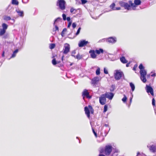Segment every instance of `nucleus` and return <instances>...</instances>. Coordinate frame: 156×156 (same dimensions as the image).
Returning a JSON list of instances; mask_svg holds the SVG:
<instances>
[{"label": "nucleus", "mask_w": 156, "mask_h": 156, "mask_svg": "<svg viewBox=\"0 0 156 156\" xmlns=\"http://www.w3.org/2000/svg\"><path fill=\"white\" fill-rule=\"evenodd\" d=\"M116 38L115 37H111L101 39L98 42H105L108 44H113L116 43Z\"/></svg>", "instance_id": "nucleus-1"}, {"label": "nucleus", "mask_w": 156, "mask_h": 156, "mask_svg": "<svg viewBox=\"0 0 156 156\" xmlns=\"http://www.w3.org/2000/svg\"><path fill=\"white\" fill-rule=\"evenodd\" d=\"M103 49H95L91 50L89 51L90 57L93 58H95L101 53H103Z\"/></svg>", "instance_id": "nucleus-2"}, {"label": "nucleus", "mask_w": 156, "mask_h": 156, "mask_svg": "<svg viewBox=\"0 0 156 156\" xmlns=\"http://www.w3.org/2000/svg\"><path fill=\"white\" fill-rule=\"evenodd\" d=\"M66 2L64 0H58L57 2L56 5L61 10H64L66 9Z\"/></svg>", "instance_id": "nucleus-3"}, {"label": "nucleus", "mask_w": 156, "mask_h": 156, "mask_svg": "<svg viewBox=\"0 0 156 156\" xmlns=\"http://www.w3.org/2000/svg\"><path fill=\"white\" fill-rule=\"evenodd\" d=\"M84 110L86 114L89 118H90V112L93 114L94 112V111L92 106L90 105H89L88 107H85L84 108Z\"/></svg>", "instance_id": "nucleus-4"}, {"label": "nucleus", "mask_w": 156, "mask_h": 156, "mask_svg": "<svg viewBox=\"0 0 156 156\" xmlns=\"http://www.w3.org/2000/svg\"><path fill=\"white\" fill-rule=\"evenodd\" d=\"M129 2L131 5L133 10H135L136 9V6L140 4L141 2L140 0H134V3H133L132 2L130 1H129Z\"/></svg>", "instance_id": "nucleus-5"}, {"label": "nucleus", "mask_w": 156, "mask_h": 156, "mask_svg": "<svg viewBox=\"0 0 156 156\" xmlns=\"http://www.w3.org/2000/svg\"><path fill=\"white\" fill-rule=\"evenodd\" d=\"M140 79L142 81L144 82L145 83L147 80L146 78V76L147 74L146 71L145 70H142L140 71Z\"/></svg>", "instance_id": "nucleus-6"}, {"label": "nucleus", "mask_w": 156, "mask_h": 156, "mask_svg": "<svg viewBox=\"0 0 156 156\" xmlns=\"http://www.w3.org/2000/svg\"><path fill=\"white\" fill-rule=\"evenodd\" d=\"M89 42L85 40H83L80 41L78 43V46L80 47H83L87 45Z\"/></svg>", "instance_id": "nucleus-7"}, {"label": "nucleus", "mask_w": 156, "mask_h": 156, "mask_svg": "<svg viewBox=\"0 0 156 156\" xmlns=\"http://www.w3.org/2000/svg\"><path fill=\"white\" fill-rule=\"evenodd\" d=\"M82 95L83 97V99H84L85 97H86L87 98L89 99L90 98H91V97L89 95V92L86 89H84L83 90L82 92Z\"/></svg>", "instance_id": "nucleus-8"}, {"label": "nucleus", "mask_w": 156, "mask_h": 156, "mask_svg": "<svg viewBox=\"0 0 156 156\" xmlns=\"http://www.w3.org/2000/svg\"><path fill=\"white\" fill-rule=\"evenodd\" d=\"M106 97L105 94H102L99 98V101L100 104L104 105L105 103Z\"/></svg>", "instance_id": "nucleus-9"}, {"label": "nucleus", "mask_w": 156, "mask_h": 156, "mask_svg": "<svg viewBox=\"0 0 156 156\" xmlns=\"http://www.w3.org/2000/svg\"><path fill=\"white\" fill-rule=\"evenodd\" d=\"M112 150V147L110 146H106L105 147V152L107 155H108L111 153Z\"/></svg>", "instance_id": "nucleus-10"}, {"label": "nucleus", "mask_w": 156, "mask_h": 156, "mask_svg": "<svg viewBox=\"0 0 156 156\" xmlns=\"http://www.w3.org/2000/svg\"><path fill=\"white\" fill-rule=\"evenodd\" d=\"M146 90H147V92L148 93H150L152 95H154L153 89L151 87L148 85H146Z\"/></svg>", "instance_id": "nucleus-11"}, {"label": "nucleus", "mask_w": 156, "mask_h": 156, "mask_svg": "<svg viewBox=\"0 0 156 156\" xmlns=\"http://www.w3.org/2000/svg\"><path fill=\"white\" fill-rule=\"evenodd\" d=\"M123 5L125 9L127 10H129L133 9L131 5H130L129 3V4L127 3H124L123 4Z\"/></svg>", "instance_id": "nucleus-12"}, {"label": "nucleus", "mask_w": 156, "mask_h": 156, "mask_svg": "<svg viewBox=\"0 0 156 156\" xmlns=\"http://www.w3.org/2000/svg\"><path fill=\"white\" fill-rule=\"evenodd\" d=\"M105 95L106 98L110 100H111L112 98L114 95L113 93L111 92H107Z\"/></svg>", "instance_id": "nucleus-13"}, {"label": "nucleus", "mask_w": 156, "mask_h": 156, "mask_svg": "<svg viewBox=\"0 0 156 156\" xmlns=\"http://www.w3.org/2000/svg\"><path fill=\"white\" fill-rule=\"evenodd\" d=\"M16 11L19 16L21 17H23L24 16V14L23 11H21L18 9H16Z\"/></svg>", "instance_id": "nucleus-14"}, {"label": "nucleus", "mask_w": 156, "mask_h": 156, "mask_svg": "<svg viewBox=\"0 0 156 156\" xmlns=\"http://www.w3.org/2000/svg\"><path fill=\"white\" fill-rule=\"evenodd\" d=\"M122 77H124V75L122 72L120 70H118V80Z\"/></svg>", "instance_id": "nucleus-15"}, {"label": "nucleus", "mask_w": 156, "mask_h": 156, "mask_svg": "<svg viewBox=\"0 0 156 156\" xmlns=\"http://www.w3.org/2000/svg\"><path fill=\"white\" fill-rule=\"evenodd\" d=\"M100 80V77L97 76L92 79V82L93 84H96Z\"/></svg>", "instance_id": "nucleus-16"}, {"label": "nucleus", "mask_w": 156, "mask_h": 156, "mask_svg": "<svg viewBox=\"0 0 156 156\" xmlns=\"http://www.w3.org/2000/svg\"><path fill=\"white\" fill-rule=\"evenodd\" d=\"M149 149L152 152H154L156 151V147L153 145L149 147Z\"/></svg>", "instance_id": "nucleus-17"}, {"label": "nucleus", "mask_w": 156, "mask_h": 156, "mask_svg": "<svg viewBox=\"0 0 156 156\" xmlns=\"http://www.w3.org/2000/svg\"><path fill=\"white\" fill-rule=\"evenodd\" d=\"M121 62L125 64L127 63L128 61L124 57L122 56L120 58Z\"/></svg>", "instance_id": "nucleus-18"}, {"label": "nucleus", "mask_w": 156, "mask_h": 156, "mask_svg": "<svg viewBox=\"0 0 156 156\" xmlns=\"http://www.w3.org/2000/svg\"><path fill=\"white\" fill-rule=\"evenodd\" d=\"M53 59L52 61V63L53 65H55L56 64H57L59 63L60 62L56 61V58H55V57L53 56Z\"/></svg>", "instance_id": "nucleus-19"}, {"label": "nucleus", "mask_w": 156, "mask_h": 156, "mask_svg": "<svg viewBox=\"0 0 156 156\" xmlns=\"http://www.w3.org/2000/svg\"><path fill=\"white\" fill-rule=\"evenodd\" d=\"M54 26L55 27L53 29V31H55V32L59 31V28L57 26L55 23H54Z\"/></svg>", "instance_id": "nucleus-20"}, {"label": "nucleus", "mask_w": 156, "mask_h": 156, "mask_svg": "<svg viewBox=\"0 0 156 156\" xmlns=\"http://www.w3.org/2000/svg\"><path fill=\"white\" fill-rule=\"evenodd\" d=\"M18 49H16V50H15L13 52V53L12 55V56L10 57V58H13L15 57L16 56V54L18 53Z\"/></svg>", "instance_id": "nucleus-21"}, {"label": "nucleus", "mask_w": 156, "mask_h": 156, "mask_svg": "<svg viewBox=\"0 0 156 156\" xmlns=\"http://www.w3.org/2000/svg\"><path fill=\"white\" fill-rule=\"evenodd\" d=\"M115 4L114 3H113L110 6V8L113 10H117V7H115Z\"/></svg>", "instance_id": "nucleus-22"}, {"label": "nucleus", "mask_w": 156, "mask_h": 156, "mask_svg": "<svg viewBox=\"0 0 156 156\" xmlns=\"http://www.w3.org/2000/svg\"><path fill=\"white\" fill-rule=\"evenodd\" d=\"M3 19L4 20L6 21H9L11 20V17L7 16H4Z\"/></svg>", "instance_id": "nucleus-23"}, {"label": "nucleus", "mask_w": 156, "mask_h": 156, "mask_svg": "<svg viewBox=\"0 0 156 156\" xmlns=\"http://www.w3.org/2000/svg\"><path fill=\"white\" fill-rule=\"evenodd\" d=\"M2 27L3 28L2 29L6 31V30L7 28L8 25L5 23H3L2 24Z\"/></svg>", "instance_id": "nucleus-24"}, {"label": "nucleus", "mask_w": 156, "mask_h": 156, "mask_svg": "<svg viewBox=\"0 0 156 156\" xmlns=\"http://www.w3.org/2000/svg\"><path fill=\"white\" fill-rule=\"evenodd\" d=\"M12 3L13 5H18L19 4V2L16 0H12Z\"/></svg>", "instance_id": "nucleus-25"}, {"label": "nucleus", "mask_w": 156, "mask_h": 156, "mask_svg": "<svg viewBox=\"0 0 156 156\" xmlns=\"http://www.w3.org/2000/svg\"><path fill=\"white\" fill-rule=\"evenodd\" d=\"M130 87H131L132 90L133 91L135 88V86L132 83H129Z\"/></svg>", "instance_id": "nucleus-26"}, {"label": "nucleus", "mask_w": 156, "mask_h": 156, "mask_svg": "<svg viewBox=\"0 0 156 156\" xmlns=\"http://www.w3.org/2000/svg\"><path fill=\"white\" fill-rule=\"evenodd\" d=\"M64 49H70V45L67 43L65 44L64 45Z\"/></svg>", "instance_id": "nucleus-27"}, {"label": "nucleus", "mask_w": 156, "mask_h": 156, "mask_svg": "<svg viewBox=\"0 0 156 156\" xmlns=\"http://www.w3.org/2000/svg\"><path fill=\"white\" fill-rule=\"evenodd\" d=\"M76 10L74 9L73 8H71L70 9V11L71 13H73L75 14Z\"/></svg>", "instance_id": "nucleus-28"}, {"label": "nucleus", "mask_w": 156, "mask_h": 156, "mask_svg": "<svg viewBox=\"0 0 156 156\" xmlns=\"http://www.w3.org/2000/svg\"><path fill=\"white\" fill-rule=\"evenodd\" d=\"M5 30L2 29L0 30V36H1L3 35L5 32Z\"/></svg>", "instance_id": "nucleus-29"}, {"label": "nucleus", "mask_w": 156, "mask_h": 156, "mask_svg": "<svg viewBox=\"0 0 156 156\" xmlns=\"http://www.w3.org/2000/svg\"><path fill=\"white\" fill-rule=\"evenodd\" d=\"M61 18L60 17H58L55 20L54 23L56 24L57 22L58 21H61Z\"/></svg>", "instance_id": "nucleus-30"}, {"label": "nucleus", "mask_w": 156, "mask_h": 156, "mask_svg": "<svg viewBox=\"0 0 156 156\" xmlns=\"http://www.w3.org/2000/svg\"><path fill=\"white\" fill-rule=\"evenodd\" d=\"M55 44L54 43L51 44L49 45L50 49H53L55 47Z\"/></svg>", "instance_id": "nucleus-31"}, {"label": "nucleus", "mask_w": 156, "mask_h": 156, "mask_svg": "<svg viewBox=\"0 0 156 156\" xmlns=\"http://www.w3.org/2000/svg\"><path fill=\"white\" fill-rule=\"evenodd\" d=\"M67 30L66 29V28H64L61 33V35L62 37H63L64 36L65 33L64 32L66 31Z\"/></svg>", "instance_id": "nucleus-32"}, {"label": "nucleus", "mask_w": 156, "mask_h": 156, "mask_svg": "<svg viewBox=\"0 0 156 156\" xmlns=\"http://www.w3.org/2000/svg\"><path fill=\"white\" fill-rule=\"evenodd\" d=\"M100 68L98 67L96 71V73L97 75H99L100 74Z\"/></svg>", "instance_id": "nucleus-33"}, {"label": "nucleus", "mask_w": 156, "mask_h": 156, "mask_svg": "<svg viewBox=\"0 0 156 156\" xmlns=\"http://www.w3.org/2000/svg\"><path fill=\"white\" fill-rule=\"evenodd\" d=\"M114 75L115 79L117 80V70H116L115 71L114 73Z\"/></svg>", "instance_id": "nucleus-34"}, {"label": "nucleus", "mask_w": 156, "mask_h": 156, "mask_svg": "<svg viewBox=\"0 0 156 156\" xmlns=\"http://www.w3.org/2000/svg\"><path fill=\"white\" fill-rule=\"evenodd\" d=\"M81 29V28L80 27L78 29L77 31V32L76 33V36H77L79 34Z\"/></svg>", "instance_id": "nucleus-35"}, {"label": "nucleus", "mask_w": 156, "mask_h": 156, "mask_svg": "<svg viewBox=\"0 0 156 156\" xmlns=\"http://www.w3.org/2000/svg\"><path fill=\"white\" fill-rule=\"evenodd\" d=\"M74 57L75 58L78 59H80L81 58V56L79 54H77L76 55H75Z\"/></svg>", "instance_id": "nucleus-36"}, {"label": "nucleus", "mask_w": 156, "mask_h": 156, "mask_svg": "<svg viewBox=\"0 0 156 156\" xmlns=\"http://www.w3.org/2000/svg\"><path fill=\"white\" fill-rule=\"evenodd\" d=\"M139 68L140 69V70H144V67L143 66L142 64H141L139 66Z\"/></svg>", "instance_id": "nucleus-37"}, {"label": "nucleus", "mask_w": 156, "mask_h": 156, "mask_svg": "<svg viewBox=\"0 0 156 156\" xmlns=\"http://www.w3.org/2000/svg\"><path fill=\"white\" fill-rule=\"evenodd\" d=\"M107 108H108L107 106L106 105H105L104 107L103 112H106L107 110Z\"/></svg>", "instance_id": "nucleus-38"}, {"label": "nucleus", "mask_w": 156, "mask_h": 156, "mask_svg": "<svg viewBox=\"0 0 156 156\" xmlns=\"http://www.w3.org/2000/svg\"><path fill=\"white\" fill-rule=\"evenodd\" d=\"M63 20L64 21L66 20V15L65 14H63L62 15Z\"/></svg>", "instance_id": "nucleus-39"}, {"label": "nucleus", "mask_w": 156, "mask_h": 156, "mask_svg": "<svg viewBox=\"0 0 156 156\" xmlns=\"http://www.w3.org/2000/svg\"><path fill=\"white\" fill-rule=\"evenodd\" d=\"M104 73L105 74H108V70L107 69L105 68L104 69Z\"/></svg>", "instance_id": "nucleus-40"}, {"label": "nucleus", "mask_w": 156, "mask_h": 156, "mask_svg": "<svg viewBox=\"0 0 156 156\" xmlns=\"http://www.w3.org/2000/svg\"><path fill=\"white\" fill-rule=\"evenodd\" d=\"M81 1L82 4H84L86 3L87 2V0H81Z\"/></svg>", "instance_id": "nucleus-41"}, {"label": "nucleus", "mask_w": 156, "mask_h": 156, "mask_svg": "<svg viewBox=\"0 0 156 156\" xmlns=\"http://www.w3.org/2000/svg\"><path fill=\"white\" fill-rule=\"evenodd\" d=\"M76 53V51L75 50H74L72 52V55L74 57H75V55Z\"/></svg>", "instance_id": "nucleus-42"}, {"label": "nucleus", "mask_w": 156, "mask_h": 156, "mask_svg": "<svg viewBox=\"0 0 156 156\" xmlns=\"http://www.w3.org/2000/svg\"><path fill=\"white\" fill-rule=\"evenodd\" d=\"M69 49H64V50L63 51V53L65 54H67L69 51Z\"/></svg>", "instance_id": "nucleus-43"}, {"label": "nucleus", "mask_w": 156, "mask_h": 156, "mask_svg": "<svg viewBox=\"0 0 156 156\" xmlns=\"http://www.w3.org/2000/svg\"><path fill=\"white\" fill-rule=\"evenodd\" d=\"M126 99L127 98L125 96H124V98L122 99V100L123 102H125L126 101Z\"/></svg>", "instance_id": "nucleus-44"}, {"label": "nucleus", "mask_w": 156, "mask_h": 156, "mask_svg": "<svg viewBox=\"0 0 156 156\" xmlns=\"http://www.w3.org/2000/svg\"><path fill=\"white\" fill-rule=\"evenodd\" d=\"M72 26L73 28H75L76 26V24L75 23H73L72 24Z\"/></svg>", "instance_id": "nucleus-45"}, {"label": "nucleus", "mask_w": 156, "mask_h": 156, "mask_svg": "<svg viewBox=\"0 0 156 156\" xmlns=\"http://www.w3.org/2000/svg\"><path fill=\"white\" fill-rule=\"evenodd\" d=\"M29 0H22V2L23 3H27L29 1Z\"/></svg>", "instance_id": "nucleus-46"}, {"label": "nucleus", "mask_w": 156, "mask_h": 156, "mask_svg": "<svg viewBox=\"0 0 156 156\" xmlns=\"http://www.w3.org/2000/svg\"><path fill=\"white\" fill-rule=\"evenodd\" d=\"M115 86L114 85H112L111 87V89H110V90L111 91H113L115 89Z\"/></svg>", "instance_id": "nucleus-47"}, {"label": "nucleus", "mask_w": 156, "mask_h": 156, "mask_svg": "<svg viewBox=\"0 0 156 156\" xmlns=\"http://www.w3.org/2000/svg\"><path fill=\"white\" fill-rule=\"evenodd\" d=\"M72 24V22H69L68 23V24L67 26L68 28H69Z\"/></svg>", "instance_id": "nucleus-48"}, {"label": "nucleus", "mask_w": 156, "mask_h": 156, "mask_svg": "<svg viewBox=\"0 0 156 156\" xmlns=\"http://www.w3.org/2000/svg\"><path fill=\"white\" fill-rule=\"evenodd\" d=\"M152 104L153 105H155V100L153 98L152 100Z\"/></svg>", "instance_id": "nucleus-49"}, {"label": "nucleus", "mask_w": 156, "mask_h": 156, "mask_svg": "<svg viewBox=\"0 0 156 156\" xmlns=\"http://www.w3.org/2000/svg\"><path fill=\"white\" fill-rule=\"evenodd\" d=\"M66 20H67L68 21L71 22L70 21V17H67V18H66Z\"/></svg>", "instance_id": "nucleus-50"}, {"label": "nucleus", "mask_w": 156, "mask_h": 156, "mask_svg": "<svg viewBox=\"0 0 156 156\" xmlns=\"http://www.w3.org/2000/svg\"><path fill=\"white\" fill-rule=\"evenodd\" d=\"M104 126H105V127H108V128L109 129V130L110 129L108 127V124H105Z\"/></svg>", "instance_id": "nucleus-51"}, {"label": "nucleus", "mask_w": 156, "mask_h": 156, "mask_svg": "<svg viewBox=\"0 0 156 156\" xmlns=\"http://www.w3.org/2000/svg\"><path fill=\"white\" fill-rule=\"evenodd\" d=\"M136 67H137V66H136V65H135V66H134V67H133V70H136Z\"/></svg>", "instance_id": "nucleus-52"}, {"label": "nucleus", "mask_w": 156, "mask_h": 156, "mask_svg": "<svg viewBox=\"0 0 156 156\" xmlns=\"http://www.w3.org/2000/svg\"><path fill=\"white\" fill-rule=\"evenodd\" d=\"M130 64V63L129 62L126 65V66L127 67H128L129 66V64Z\"/></svg>", "instance_id": "nucleus-53"}, {"label": "nucleus", "mask_w": 156, "mask_h": 156, "mask_svg": "<svg viewBox=\"0 0 156 156\" xmlns=\"http://www.w3.org/2000/svg\"><path fill=\"white\" fill-rule=\"evenodd\" d=\"M2 57H4V51L3 52V53L2 54Z\"/></svg>", "instance_id": "nucleus-54"}, {"label": "nucleus", "mask_w": 156, "mask_h": 156, "mask_svg": "<svg viewBox=\"0 0 156 156\" xmlns=\"http://www.w3.org/2000/svg\"><path fill=\"white\" fill-rule=\"evenodd\" d=\"M22 40L21 43L20 44V46H22L23 44V43H22Z\"/></svg>", "instance_id": "nucleus-55"}, {"label": "nucleus", "mask_w": 156, "mask_h": 156, "mask_svg": "<svg viewBox=\"0 0 156 156\" xmlns=\"http://www.w3.org/2000/svg\"><path fill=\"white\" fill-rule=\"evenodd\" d=\"M155 75H156L155 74H152L151 76H155Z\"/></svg>", "instance_id": "nucleus-56"}, {"label": "nucleus", "mask_w": 156, "mask_h": 156, "mask_svg": "<svg viewBox=\"0 0 156 156\" xmlns=\"http://www.w3.org/2000/svg\"><path fill=\"white\" fill-rule=\"evenodd\" d=\"M92 18L94 19H97V17H96L95 18H94V17H92Z\"/></svg>", "instance_id": "nucleus-57"}, {"label": "nucleus", "mask_w": 156, "mask_h": 156, "mask_svg": "<svg viewBox=\"0 0 156 156\" xmlns=\"http://www.w3.org/2000/svg\"><path fill=\"white\" fill-rule=\"evenodd\" d=\"M94 134L95 136H96V137H97V134L96 133H94Z\"/></svg>", "instance_id": "nucleus-58"}, {"label": "nucleus", "mask_w": 156, "mask_h": 156, "mask_svg": "<svg viewBox=\"0 0 156 156\" xmlns=\"http://www.w3.org/2000/svg\"><path fill=\"white\" fill-rule=\"evenodd\" d=\"M99 156H105L103 154H100L99 155Z\"/></svg>", "instance_id": "nucleus-59"}, {"label": "nucleus", "mask_w": 156, "mask_h": 156, "mask_svg": "<svg viewBox=\"0 0 156 156\" xmlns=\"http://www.w3.org/2000/svg\"><path fill=\"white\" fill-rule=\"evenodd\" d=\"M93 132L94 133H95V131H94V129H93Z\"/></svg>", "instance_id": "nucleus-60"}, {"label": "nucleus", "mask_w": 156, "mask_h": 156, "mask_svg": "<svg viewBox=\"0 0 156 156\" xmlns=\"http://www.w3.org/2000/svg\"><path fill=\"white\" fill-rule=\"evenodd\" d=\"M93 132L94 133H95V131H94V129H93Z\"/></svg>", "instance_id": "nucleus-61"}, {"label": "nucleus", "mask_w": 156, "mask_h": 156, "mask_svg": "<svg viewBox=\"0 0 156 156\" xmlns=\"http://www.w3.org/2000/svg\"><path fill=\"white\" fill-rule=\"evenodd\" d=\"M11 20H12L13 21V22H14V21H15V20L14 19H11Z\"/></svg>", "instance_id": "nucleus-62"}, {"label": "nucleus", "mask_w": 156, "mask_h": 156, "mask_svg": "<svg viewBox=\"0 0 156 156\" xmlns=\"http://www.w3.org/2000/svg\"><path fill=\"white\" fill-rule=\"evenodd\" d=\"M102 151H100V152L101 153H102Z\"/></svg>", "instance_id": "nucleus-63"}, {"label": "nucleus", "mask_w": 156, "mask_h": 156, "mask_svg": "<svg viewBox=\"0 0 156 156\" xmlns=\"http://www.w3.org/2000/svg\"><path fill=\"white\" fill-rule=\"evenodd\" d=\"M120 9V8H118V10H119Z\"/></svg>", "instance_id": "nucleus-64"}]
</instances>
